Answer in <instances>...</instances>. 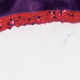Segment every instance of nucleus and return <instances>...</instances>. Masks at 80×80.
I'll use <instances>...</instances> for the list:
<instances>
[{
	"instance_id": "obj_5",
	"label": "nucleus",
	"mask_w": 80,
	"mask_h": 80,
	"mask_svg": "<svg viewBox=\"0 0 80 80\" xmlns=\"http://www.w3.org/2000/svg\"><path fill=\"white\" fill-rule=\"evenodd\" d=\"M35 25V23H32V25Z\"/></svg>"
},
{
	"instance_id": "obj_9",
	"label": "nucleus",
	"mask_w": 80,
	"mask_h": 80,
	"mask_svg": "<svg viewBox=\"0 0 80 80\" xmlns=\"http://www.w3.org/2000/svg\"><path fill=\"white\" fill-rule=\"evenodd\" d=\"M34 8V7H33V8H32V10H33Z\"/></svg>"
},
{
	"instance_id": "obj_15",
	"label": "nucleus",
	"mask_w": 80,
	"mask_h": 80,
	"mask_svg": "<svg viewBox=\"0 0 80 80\" xmlns=\"http://www.w3.org/2000/svg\"><path fill=\"white\" fill-rule=\"evenodd\" d=\"M2 28V27H0V28Z\"/></svg>"
},
{
	"instance_id": "obj_7",
	"label": "nucleus",
	"mask_w": 80,
	"mask_h": 80,
	"mask_svg": "<svg viewBox=\"0 0 80 80\" xmlns=\"http://www.w3.org/2000/svg\"><path fill=\"white\" fill-rule=\"evenodd\" d=\"M8 25H10V23H8Z\"/></svg>"
},
{
	"instance_id": "obj_13",
	"label": "nucleus",
	"mask_w": 80,
	"mask_h": 80,
	"mask_svg": "<svg viewBox=\"0 0 80 80\" xmlns=\"http://www.w3.org/2000/svg\"><path fill=\"white\" fill-rule=\"evenodd\" d=\"M72 17H73V15H72Z\"/></svg>"
},
{
	"instance_id": "obj_1",
	"label": "nucleus",
	"mask_w": 80,
	"mask_h": 80,
	"mask_svg": "<svg viewBox=\"0 0 80 80\" xmlns=\"http://www.w3.org/2000/svg\"><path fill=\"white\" fill-rule=\"evenodd\" d=\"M44 3V5L41 7H40L38 9H36L35 11H38V10H56L57 8L59 9H64L65 8H66L69 10L75 11L77 10V3H76L75 4H71L70 7L68 5V2H64L62 1V2H59L58 4V2H54L52 3L47 2L45 1Z\"/></svg>"
},
{
	"instance_id": "obj_11",
	"label": "nucleus",
	"mask_w": 80,
	"mask_h": 80,
	"mask_svg": "<svg viewBox=\"0 0 80 80\" xmlns=\"http://www.w3.org/2000/svg\"><path fill=\"white\" fill-rule=\"evenodd\" d=\"M10 20H12V18L10 19Z\"/></svg>"
},
{
	"instance_id": "obj_16",
	"label": "nucleus",
	"mask_w": 80,
	"mask_h": 80,
	"mask_svg": "<svg viewBox=\"0 0 80 80\" xmlns=\"http://www.w3.org/2000/svg\"><path fill=\"white\" fill-rule=\"evenodd\" d=\"M19 18H21V17H19Z\"/></svg>"
},
{
	"instance_id": "obj_8",
	"label": "nucleus",
	"mask_w": 80,
	"mask_h": 80,
	"mask_svg": "<svg viewBox=\"0 0 80 80\" xmlns=\"http://www.w3.org/2000/svg\"><path fill=\"white\" fill-rule=\"evenodd\" d=\"M12 27H10L9 28V29H11Z\"/></svg>"
},
{
	"instance_id": "obj_10",
	"label": "nucleus",
	"mask_w": 80,
	"mask_h": 80,
	"mask_svg": "<svg viewBox=\"0 0 80 80\" xmlns=\"http://www.w3.org/2000/svg\"><path fill=\"white\" fill-rule=\"evenodd\" d=\"M49 13H51V11H50V12H49Z\"/></svg>"
},
{
	"instance_id": "obj_14",
	"label": "nucleus",
	"mask_w": 80,
	"mask_h": 80,
	"mask_svg": "<svg viewBox=\"0 0 80 80\" xmlns=\"http://www.w3.org/2000/svg\"><path fill=\"white\" fill-rule=\"evenodd\" d=\"M12 26H13V24H12L11 25Z\"/></svg>"
},
{
	"instance_id": "obj_12",
	"label": "nucleus",
	"mask_w": 80,
	"mask_h": 80,
	"mask_svg": "<svg viewBox=\"0 0 80 80\" xmlns=\"http://www.w3.org/2000/svg\"><path fill=\"white\" fill-rule=\"evenodd\" d=\"M30 20H31L29 18V19H28V20H29V21H30Z\"/></svg>"
},
{
	"instance_id": "obj_17",
	"label": "nucleus",
	"mask_w": 80,
	"mask_h": 80,
	"mask_svg": "<svg viewBox=\"0 0 80 80\" xmlns=\"http://www.w3.org/2000/svg\"><path fill=\"white\" fill-rule=\"evenodd\" d=\"M25 25H27V24H25Z\"/></svg>"
},
{
	"instance_id": "obj_6",
	"label": "nucleus",
	"mask_w": 80,
	"mask_h": 80,
	"mask_svg": "<svg viewBox=\"0 0 80 80\" xmlns=\"http://www.w3.org/2000/svg\"><path fill=\"white\" fill-rule=\"evenodd\" d=\"M60 13L61 14H62V12L61 11Z\"/></svg>"
},
{
	"instance_id": "obj_18",
	"label": "nucleus",
	"mask_w": 80,
	"mask_h": 80,
	"mask_svg": "<svg viewBox=\"0 0 80 80\" xmlns=\"http://www.w3.org/2000/svg\"><path fill=\"white\" fill-rule=\"evenodd\" d=\"M53 13H55V12H54Z\"/></svg>"
},
{
	"instance_id": "obj_2",
	"label": "nucleus",
	"mask_w": 80,
	"mask_h": 80,
	"mask_svg": "<svg viewBox=\"0 0 80 80\" xmlns=\"http://www.w3.org/2000/svg\"><path fill=\"white\" fill-rule=\"evenodd\" d=\"M34 2H43L42 0H34Z\"/></svg>"
},
{
	"instance_id": "obj_3",
	"label": "nucleus",
	"mask_w": 80,
	"mask_h": 80,
	"mask_svg": "<svg viewBox=\"0 0 80 80\" xmlns=\"http://www.w3.org/2000/svg\"><path fill=\"white\" fill-rule=\"evenodd\" d=\"M78 10L79 11H80V5L79 4H78Z\"/></svg>"
},
{
	"instance_id": "obj_4",
	"label": "nucleus",
	"mask_w": 80,
	"mask_h": 80,
	"mask_svg": "<svg viewBox=\"0 0 80 80\" xmlns=\"http://www.w3.org/2000/svg\"><path fill=\"white\" fill-rule=\"evenodd\" d=\"M38 18L40 19V16H38Z\"/></svg>"
}]
</instances>
